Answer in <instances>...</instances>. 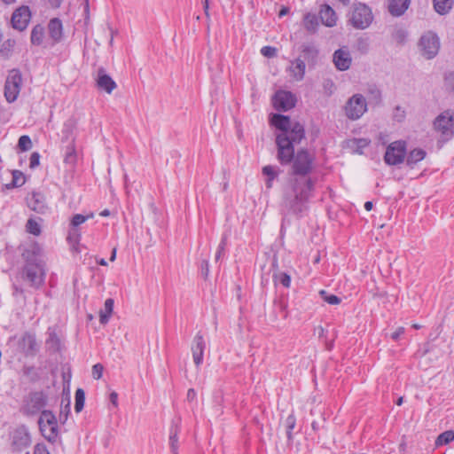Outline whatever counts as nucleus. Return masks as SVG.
I'll return each mask as SVG.
<instances>
[{
    "label": "nucleus",
    "instance_id": "obj_1",
    "mask_svg": "<svg viewBox=\"0 0 454 454\" xmlns=\"http://www.w3.org/2000/svg\"><path fill=\"white\" fill-rule=\"evenodd\" d=\"M313 163L314 156L305 149L298 151L293 160V176L284 189L282 202L290 214L301 216L308 210L315 189V180L309 176Z\"/></svg>",
    "mask_w": 454,
    "mask_h": 454
},
{
    "label": "nucleus",
    "instance_id": "obj_2",
    "mask_svg": "<svg viewBox=\"0 0 454 454\" xmlns=\"http://www.w3.org/2000/svg\"><path fill=\"white\" fill-rule=\"evenodd\" d=\"M271 123L281 133L277 136L278 160L283 165L289 164L294 159V145L299 144L305 137L303 125L293 121L289 116L273 114Z\"/></svg>",
    "mask_w": 454,
    "mask_h": 454
},
{
    "label": "nucleus",
    "instance_id": "obj_3",
    "mask_svg": "<svg viewBox=\"0 0 454 454\" xmlns=\"http://www.w3.org/2000/svg\"><path fill=\"white\" fill-rule=\"evenodd\" d=\"M25 262L21 270V278L31 287L40 288L45 280L46 263L43 257L42 249L37 244H33L22 253Z\"/></svg>",
    "mask_w": 454,
    "mask_h": 454
},
{
    "label": "nucleus",
    "instance_id": "obj_4",
    "mask_svg": "<svg viewBox=\"0 0 454 454\" xmlns=\"http://www.w3.org/2000/svg\"><path fill=\"white\" fill-rule=\"evenodd\" d=\"M40 432L50 442L54 443L59 438L58 419L50 410H43L38 419Z\"/></svg>",
    "mask_w": 454,
    "mask_h": 454
},
{
    "label": "nucleus",
    "instance_id": "obj_5",
    "mask_svg": "<svg viewBox=\"0 0 454 454\" xmlns=\"http://www.w3.org/2000/svg\"><path fill=\"white\" fill-rule=\"evenodd\" d=\"M373 15L368 5L356 3L352 6L348 21L356 29H364L372 22Z\"/></svg>",
    "mask_w": 454,
    "mask_h": 454
},
{
    "label": "nucleus",
    "instance_id": "obj_6",
    "mask_svg": "<svg viewBox=\"0 0 454 454\" xmlns=\"http://www.w3.org/2000/svg\"><path fill=\"white\" fill-rule=\"evenodd\" d=\"M46 405V395L42 391L33 392L30 393L24 400L21 411L25 415L33 416L38 413L41 414Z\"/></svg>",
    "mask_w": 454,
    "mask_h": 454
},
{
    "label": "nucleus",
    "instance_id": "obj_7",
    "mask_svg": "<svg viewBox=\"0 0 454 454\" xmlns=\"http://www.w3.org/2000/svg\"><path fill=\"white\" fill-rule=\"evenodd\" d=\"M344 111L350 120L361 118L367 111L366 98L362 94H355L347 101Z\"/></svg>",
    "mask_w": 454,
    "mask_h": 454
},
{
    "label": "nucleus",
    "instance_id": "obj_8",
    "mask_svg": "<svg viewBox=\"0 0 454 454\" xmlns=\"http://www.w3.org/2000/svg\"><path fill=\"white\" fill-rule=\"evenodd\" d=\"M22 83L21 74L17 69L9 72L4 84V97L9 103L14 102L20 91Z\"/></svg>",
    "mask_w": 454,
    "mask_h": 454
},
{
    "label": "nucleus",
    "instance_id": "obj_9",
    "mask_svg": "<svg viewBox=\"0 0 454 454\" xmlns=\"http://www.w3.org/2000/svg\"><path fill=\"white\" fill-rule=\"evenodd\" d=\"M434 127L444 140H449L453 136L454 113L450 111L442 113L434 120Z\"/></svg>",
    "mask_w": 454,
    "mask_h": 454
},
{
    "label": "nucleus",
    "instance_id": "obj_10",
    "mask_svg": "<svg viewBox=\"0 0 454 454\" xmlns=\"http://www.w3.org/2000/svg\"><path fill=\"white\" fill-rule=\"evenodd\" d=\"M419 45L422 55L427 59H432L440 50V40L436 34L428 31L421 36Z\"/></svg>",
    "mask_w": 454,
    "mask_h": 454
},
{
    "label": "nucleus",
    "instance_id": "obj_11",
    "mask_svg": "<svg viewBox=\"0 0 454 454\" xmlns=\"http://www.w3.org/2000/svg\"><path fill=\"white\" fill-rule=\"evenodd\" d=\"M406 154V144L404 141H395L386 150L384 160L388 165H398L402 163Z\"/></svg>",
    "mask_w": 454,
    "mask_h": 454
},
{
    "label": "nucleus",
    "instance_id": "obj_12",
    "mask_svg": "<svg viewBox=\"0 0 454 454\" xmlns=\"http://www.w3.org/2000/svg\"><path fill=\"white\" fill-rule=\"evenodd\" d=\"M18 349L26 356H34L38 351L35 335L26 332L18 340Z\"/></svg>",
    "mask_w": 454,
    "mask_h": 454
},
{
    "label": "nucleus",
    "instance_id": "obj_13",
    "mask_svg": "<svg viewBox=\"0 0 454 454\" xmlns=\"http://www.w3.org/2000/svg\"><path fill=\"white\" fill-rule=\"evenodd\" d=\"M273 106L278 111H288L295 106V97L290 91L279 90L273 97Z\"/></svg>",
    "mask_w": 454,
    "mask_h": 454
},
{
    "label": "nucleus",
    "instance_id": "obj_14",
    "mask_svg": "<svg viewBox=\"0 0 454 454\" xmlns=\"http://www.w3.org/2000/svg\"><path fill=\"white\" fill-rule=\"evenodd\" d=\"M31 443L30 434L23 428L14 431L12 440V450L20 453L27 449Z\"/></svg>",
    "mask_w": 454,
    "mask_h": 454
},
{
    "label": "nucleus",
    "instance_id": "obj_15",
    "mask_svg": "<svg viewBox=\"0 0 454 454\" xmlns=\"http://www.w3.org/2000/svg\"><path fill=\"white\" fill-rule=\"evenodd\" d=\"M333 61L339 71L349 69L352 64V57L348 47L344 46L334 51Z\"/></svg>",
    "mask_w": 454,
    "mask_h": 454
},
{
    "label": "nucleus",
    "instance_id": "obj_16",
    "mask_svg": "<svg viewBox=\"0 0 454 454\" xmlns=\"http://www.w3.org/2000/svg\"><path fill=\"white\" fill-rule=\"evenodd\" d=\"M30 20V11L27 6H21L14 11L12 16V27L23 31L27 28Z\"/></svg>",
    "mask_w": 454,
    "mask_h": 454
},
{
    "label": "nucleus",
    "instance_id": "obj_17",
    "mask_svg": "<svg viewBox=\"0 0 454 454\" xmlns=\"http://www.w3.org/2000/svg\"><path fill=\"white\" fill-rule=\"evenodd\" d=\"M27 207L39 214H45L49 210L45 196L39 192H33L27 197Z\"/></svg>",
    "mask_w": 454,
    "mask_h": 454
},
{
    "label": "nucleus",
    "instance_id": "obj_18",
    "mask_svg": "<svg viewBox=\"0 0 454 454\" xmlns=\"http://www.w3.org/2000/svg\"><path fill=\"white\" fill-rule=\"evenodd\" d=\"M206 348V343L203 335L198 333L192 340V359L197 367H200L203 363L204 351Z\"/></svg>",
    "mask_w": 454,
    "mask_h": 454
},
{
    "label": "nucleus",
    "instance_id": "obj_19",
    "mask_svg": "<svg viewBox=\"0 0 454 454\" xmlns=\"http://www.w3.org/2000/svg\"><path fill=\"white\" fill-rule=\"evenodd\" d=\"M97 86L99 90L106 91L110 94L116 88L115 82L106 74L103 67L98 70Z\"/></svg>",
    "mask_w": 454,
    "mask_h": 454
},
{
    "label": "nucleus",
    "instance_id": "obj_20",
    "mask_svg": "<svg viewBox=\"0 0 454 454\" xmlns=\"http://www.w3.org/2000/svg\"><path fill=\"white\" fill-rule=\"evenodd\" d=\"M319 17L322 23L326 27H331L336 25L337 15L334 10L328 4H324L321 6L319 11Z\"/></svg>",
    "mask_w": 454,
    "mask_h": 454
},
{
    "label": "nucleus",
    "instance_id": "obj_21",
    "mask_svg": "<svg viewBox=\"0 0 454 454\" xmlns=\"http://www.w3.org/2000/svg\"><path fill=\"white\" fill-rule=\"evenodd\" d=\"M411 0H388V11L395 17L403 15L410 5Z\"/></svg>",
    "mask_w": 454,
    "mask_h": 454
},
{
    "label": "nucleus",
    "instance_id": "obj_22",
    "mask_svg": "<svg viewBox=\"0 0 454 454\" xmlns=\"http://www.w3.org/2000/svg\"><path fill=\"white\" fill-rule=\"evenodd\" d=\"M48 30L51 38H52L54 42H59L61 40L63 35V26L59 19H51L48 24Z\"/></svg>",
    "mask_w": 454,
    "mask_h": 454
},
{
    "label": "nucleus",
    "instance_id": "obj_23",
    "mask_svg": "<svg viewBox=\"0 0 454 454\" xmlns=\"http://www.w3.org/2000/svg\"><path fill=\"white\" fill-rule=\"evenodd\" d=\"M306 65L305 62L301 59H296L292 61L289 67L292 76L296 81H301L304 78Z\"/></svg>",
    "mask_w": 454,
    "mask_h": 454
},
{
    "label": "nucleus",
    "instance_id": "obj_24",
    "mask_svg": "<svg viewBox=\"0 0 454 454\" xmlns=\"http://www.w3.org/2000/svg\"><path fill=\"white\" fill-rule=\"evenodd\" d=\"M262 174L266 178V187L270 189L273 185V181L277 179L281 173V170L278 167L267 165L262 168Z\"/></svg>",
    "mask_w": 454,
    "mask_h": 454
},
{
    "label": "nucleus",
    "instance_id": "obj_25",
    "mask_svg": "<svg viewBox=\"0 0 454 454\" xmlns=\"http://www.w3.org/2000/svg\"><path fill=\"white\" fill-rule=\"evenodd\" d=\"M366 97L369 104L378 106L381 102V90L375 85L370 84L366 89Z\"/></svg>",
    "mask_w": 454,
    "mask_h": 454
},
{
    "label": "nucleus",
    "instance_id": "obj_26",
    "mask_svg": "<svg viewBox=\"0 0 454 454\" xmlns=\"http://www.w3.org/2000/svg\"><path fill=\"white\" fill-rule=\"evenodd\" d=\"M114 301L112 298H108L106 300L104 304V309L99 311V322L102 325H106L108 323L113 310H114Z\"/></svg>",
    "mask_w": 454,
    "mask_h": 454
},
{
    "label": "nucleus",
    "instance_id": "obj_27",
    "mask_svg": "<svg viewBox=\"0 0 454 454\" xmlns=\"http://www.w3.org/2000/svg\"><path fill=\"white\" fill-rule=\"evenodd\" d=\"M303 58L309 62L315 64L318 57V49L313 44H303L301 46Z\"/></svg>",
    "mask_w": 454,
    "mask_h": 454
},
{
    "label": "nucleus",
    "instance_id": "obj_28",
    "mask_svg": "<svg viewBox=\"0 0 454 454\" xmlns=\"http://www.w3.org/2000/svg\"><path fill=\"white\" fill-rule=\"evenodd\" d=\"M454 0H434V8L441 15L447 14L452 8Z\"/></svg>",
    "mask_w": 454,
    "mask_h": 454
},
{
    "label": "nucleus",
    "instance_id": "obj_29",
    "mask_svg": "<svg viewBox=\"0 0 454 454\" xmlns=\"http://www.w3.org/2000/svg\"><path fill=\"white\" fill-rule=\"evenodd\" d=\"M426 157V152L422 149H414L410 152L406 158L407 165L413 166Z\"/></svg>",
    "mask_w": 454,
    "mask_h": 454
},
{
    "label": "nucleus",
    "instance_id": "obj_30",
    "mask_svg": "<svg viewBox=\"0 0 454 454\" xmlns=\"http://www.w3.org/2000/svg\"><path fill=\"white\" fill-rule=\"evenodd\" d=\"M304 27L308 32L314 34L317 31L318 27V21L316 15L311 13H307L304 16Z\"/></svg>",
    "mask_w": 454,
    "mask_h": 454
},
{
    "label": "nucleus",
    "instance_id": "obj_31",
    "mask_svg": "<svg viewBox=\"0 0 454 454\" xmlns=\"http://www.w3.org/2000/svg\"><path fill=\"white\" fill-rule=\"evenodd\" d=\"M44 37V29L42 26L36 25L31 31V43L34 45H40Z\"/></svg>",
    "mask_w": 454,
    "mask_h": 454
},
{
    "label": "nucleus",
    "instance_id": "obj_32",
    "mask_svg": "<svg viewBox=\"0 0 454 454\" xmlns=\"http://www.w3.org/2000/svg\"><path fill=\"white\" fill-rule=\"evenodd\" d=\"M454 441V432L452 430H448L441 434L435 440V446L439 447L443 444H448Z\"/></svg>",
    "mask_w": 454,
    "mask_h": 454
},
{
    "label": "nucleus",
    "instance_id": "obj_33",
    "mask_svg": "<svg viewBox=\"0 0 454 454\" xmlns=\"http://www.w3.org/2000/svg\"><path fill=\"white\" fill-rule=\"evenodd\" d=\"M178 427H172L169 433V444L173 454H177L178 450Z\"/></svg>",
    "mask_w": 454,
    "mask_h": 454
},
{
    "label": "nucleus",
    "instance_id": "obj_34",
    "mask_svg": "<svg viewBox=\"0 0 454 454\" xmlns=\"http://www.w3.org/2000/svg\"><path fill=\"white\" fill-rule=\"evenodd\" d=\"M25 183V176L21 171L13 170L12 171V181L11 184H7L6 187L8 189L13 187H20Z\"/></svg>",
    "mask_w": 454,
    "mask_h": 454
},
{
    "label": "nucleus",
    "instance_id": "obj_35",
    "mask_svg": "<svg viewBox=\"0 0 454 454\" xmlns=\"http://www.w3.org/2000/svg\"><path fill=\"white\" fill-rule=\"evenodd\" d=\"M15 46V41L12 39H8L4 41L0 48V54L2 57L7 59L10 57Z\"/></svg>",
    "mask_w": 454,
    "mask_h": 454
},
{
    "label": "nucleus",
    "instance_id": "obj_36",
    "mask_svg": "<svg viewBox=\"0 0 454 454\" xmlns=\"http://www.w3.org/2000/svg\"><path fill=\"white\" fill-rule=\"evenodd\" d=\"M275 283H280L283 286L288 288L291 285V277L286 272H276L273 274Z\"/></svg>",
    "mask_w": 454,
    "mask_h": 454
},
{
    "label": "nucleus",
    "instance_id": "obj_37",
    "mask_svg": "<svg viewBox=\"0 0 454 454\" xmlns=\"http://www.w3.org/2000/svg\"><path fill=\"white\" fill-rule=\"evenodd\" d=\"M286 436L289 442L293 441V430L296 425L295 416L292 413L286 419Z\"/></svg>",
    "mask_w": 454,
    "mask_h": 454
},
{
    "label": "nucleus",
    "instance_id": "obj_38",
    "mask_svg": "<svg viewBox=\"0 0 454 454\" xmlns=\"http://www.w3.org/2000/svg\"><path fill=\"white\" fill-rule=\"evenodd\" d=\"M85 393L82 388H78L75 392V403L74 410L76 412H80L84 406Z\"/></svg>",
    "mask_w": 454,
    "mask_h": 454
},
{
    "label": "nucleus",
    "instance_id": "obj_39",
    "mask_svg": "<svg viewBox=\"0 0 454 454\" xmlns=\"http://www.w3.org/2000/svg\"><path fill=\"white\" fill-rule=\"evenodd\" d=\"M70 412V400H67V403L64 405V400L61 402V409L59 415V421L64 424L68 418V414Z\"/></svg>",
    "mask_w": 454,
    "mask_h": 454
},
{
    "label": "nucleus",
    "instance_id": "obj_40",
    "mask_svg": "<svg viewBox=\"0 0 454 454\" xmlns=\"http://www.w3.org/2000/svg\"><path fill=\"white\" fill-rule=\"evenodd\" d=\"M321 297L323 298V300L331 304V305H337V304H340L341 300L340 298H339L337 295H334V294H329L325 290H321L319 292Z\"/></svg>",
    "mask_w": 454,
    "mask_h": 454
},
{
    "label": "nucleus",
    "instance_id": "obj_41",
    "mask_svg": "<svg viewBox=\"0 0 454 454\" xmlns=\"http://www.w3.org/2000/svg\"><path fill=\"white\" fill-rule=\"evenodd\" d=\"M93 216L94 215L92 213L87 215L76 214L73 216L70 224L73 228H75L81 225L82 223H85L88 219L92 218Z\"/></svg>",
    "mask_w": 454,
    "mask_h": 454
},
{
    "label": "nucleus",
    "instance_id": "obj_42",
    "mask_svg": "<svg viewBox=\"0 0 454 454\" xmlns=\"http://www.w3.org/2000/svg\"><path fill=\"white\" fill-rule=\"evenodd\" d=\"M27 231L35 235L38 236L41 233L40 225L34 219H28L26 224Z\"/></svg>",
    "mask_w": 454,
    "mask_h": 454
},
{
    "label": "nucleus",
    "instance_id": "obj_43",
    "mask_svg": "<svg viewBox=\"0 0 454 454\" xmlns=\"http://www.w3.org/2000/svg\"><path fill=\"white\" fill-rule=\"evenodd\" d=\"M74 127H75L74 121L71 119L67 120L64 123V126L62 129V134L66 139H68L71 137V135L73 134V131L74 129Z\"/></svg>",
    "mask_w": 454,
    "mask_h": 454
},
{
    "label": "nucleus",
    "instance_id": "obj_44",
    "mask_svg": "<svg viewBox=\"0 0 454 454\" xmlns=\"http://www.w3.org/2000/svg\"><path fill=\"white\" fill-rule=\"evenodd\" d=\"M18 146L21 151H27L32 147V142L28 136L23 135L19 138Z\"/></svg>",
    "mask_w": 454,
    "mask_h": 454
},
{
    "label": "nucleus",
    "instance_id": "obj_45",
    "mask_svg": "<svg viewBox=\"0 0 454 454\" xmlns=\"http://www.w3.org/2000/svg\"><path fill=\"white\" fill-rule=\"evenodd\" d=\"M405 111L400 106L395 107L393 112V119L398 122L403 121L405 119Z\"/></svg>",
    "mask_w": 454,
    "mask_h": 454
},
{
    "label": "nucleus",
    "instance_id": "obj_46",
    "mask_svg": "<svg viewBox=\"0 0 454 454\" xmlns=\"http://www.w3.org/2000/svg\"><path fill=\"white\" fill-rule=\"evenodd\" d=\"M444 85L447 90L454 91V72H450L445 75Z\"/></svg>",
    "mask_w": 454,
    "mask_h": 454
},
{
    "label": "nucleus",
    "instance_id": "obj_47",
    "mask_svg": "<svg viewBox=\"0 0 454 454\" xmlns=\"http://www.w3.org/2000/svg\"><path fill=\"white\" fill-rule=\"evenodd\" d=\"M227 245V238L226 236H223L221 239L220 244L218 245L217 252L215 254V261H218L222 254H223L225 247Z\"/></svg>",
    "mask_w": 454,
    "mask_h": 454
},
{
    "label": "nucleus",
    "instance_id": "obj_48",
    "mask_svg": "<svg viewBox=\"0 0 454 454\" xmlns=\"http://www.w3.org/2000/svg\"><path fill=\"white\" fill-rule=\"evenodd\" d=\"M104 367L101 364H96L92 366V377L95 380L102 378Z\"/></svg>",
    "mask_w": 454,
    "mask_h": 454
},
{
    "label": "nucleus",
    "instance_id": "obj_49",
    "mask_svg": "<svg viewBox=\"0 0 454 454\" xmlns=\"http://www.w3.org/2000/svg\"><path fill=\"white\" fill-rule=\"evenodd\" d=\"M261 53L267 58H273L277 54V49L271 46H263L261 49Z\"/></svg>",
    "mask_w": 454,
    "mask_h": 454
},
{
    "label": "nucleus",
    "instance_id": "obj_50",
    "mask_svg": "<svg viewBox=\"0 0 454 454\" xmlns=\"http://www.w3.org/2000/svg\"><path fill=\"white\" fill-rule=\"evenodd\" d=\"M40 163V154L36 152L33 153L29 159V166L31 168H36Z\"/></svg>",
    "mask_w": 454,
    "mask_h": 454
},
{
    "label": "nucleus",
    "instance_id": "obj_51",
    "mask_svg": "<svg viewBox=\"0 0 454 454\" xmlns=\"http://www.w3.org/2000/svg\"><path fill=\"white\" fill-rule=\"evenodd\" d=\"M34 454H50L43 443H37L34 448Z\"/></svg>",
    "mask_w": 454,
    "mask_h": 454
},
{
    "label": "nucleus",
    "instance_id": "obj_52",
    "mask_svg": "<svg viewBox=\"0 0 454 454\" xmlns=\"http://www.w3.org/2000/svg\"><path fill=\"white\" fill-rule=\"evenodd\" d=\"M209 272V263L207 260H204L201 262V274L204 278H207Z\"/></svg>",
    "mask_w": 454,
    "mask_h": 454
},
{
    "label": "nucleus",
    "instance_id": "obj_53",
    "mask_svg": "<svg viewBox=\"0 0 454 454\" xmlns=\"http://www.w3.org/2000/svg\"><path fill=\"white\" fill-rule=\"evenodd\" d=\"M404 332H405L404 327H403V326L398 327V328L395 330V332H394V333L391 334V338H392V340H398V338H399L402 334H403V333H404Z\"/></svg>",
    "mask_w": 454,
    "mask_h": 454
},
{
    "label": "nucleus",
    "instance_id": "obj_54",
    "mask_svg": "<svg viewBox=\"0 0 454 454\" xmlns=\"http://www.w3.org/2000/svg\"><path fill=\"white\" fill-rule=\"evenodd\" d=\"M357 47L360 51L365 52L368 49V43L364 39H359L357 41Z\"/></svg>",
    "mask_w": 454,
    "mask_h": 454
},
{
    "label": "nucleus",
    "instance_id": "obj_55",
    "mask_svg": "<svg viewBox=\"0 0 454 454\" xmlns=\"http://www.w3.org/2000/svg\"><path fill=\"white\" fill-rule=\"evenodd\" d=\"M23 374L26 376H31L32 374H35V367L34 366H28L26 365L22 369Z\"/></svg>",
    "mask_w": 454,
    "mask_h": 454
},
{
    "label": "nucleus",
    "instance_id": "obj_56",
    "mask_svg": "<svg viewBox=\"0 0 454 454\" xmlns=\"http://www.w3.org/2000/svg\"><path fill=\"white\" fill-rule=\"evenodd\" d=\"M196 397V392L193 388H190L188 389L187 391V400L192 402L195 399Z\"/></svg>",
    "mask_w": 454,
    "mask_h": 454
},
{
    "label": "nucleus",
    "instance_id": "obj_57",
    "mask_svg": "<svg viewBox=\"0 0 454 454\" xmlns=\"http://www.w3.org/2000/svg\"><path fill=\"white\" fill-rule=\"evenodd\" d=\"M62 2H63V0H48L49 4L52 8H59V7H60Z\"/></svg>",
    "mask_w": 454,
    "mask_h": 454
},
{
    "label": "nucleus",
    "instance_id": "obj_58",
    "mask_svg": "<svg viewBox=\"0 0 454 454\" xmlns=\"http://www.w3.org/2000/svg\"><path fill=\"white\" fill-rule=\"evenodd\" d=\"M118 394L116 392H112L110 394V401L114 405L117 406Z\"/></svg>",
    "mask_w": 454,
    "mask_h": 454
},
{
    "label": "nucleus",
    "instance_id": "obj_59",
    "mask_svg": "<svg viewBox=\"0 0 454 454\" xmlns=\"http://www.w3.org/2000/svg\"><path fill=\"white\" fill-rule=\"evenodd\" d=\"M288 12H289V9L287 7H283L279 12L278 16L283 17V16L286 15L288 13Z\"/></svg>",
    "mask_w": 454,
    "mask_h": 454
},
{
    "label": "nucleus",
    "instance_id": "obj_60",
    "mask_svg": "<svg viewBox=\"0 0 454 454\" xmlns=\"http://www.w3.org/2000/svg\"><path fill=\"white\" fill-rule=\"evenodd\" d=\"M372 207H373V204H372V201H366V202L364 203V208H365V210H367V211L372 210Z\"/></svg>",
    "mask_w": 454,
    "mask_h": 454
},
{
    "label": "nucleus",
    "instance_id": "obj_61",
    "mask_svg": "<svg viewBox=\"0 0 454 454\" xmlns=\"http://www.w3.org/2000/svg\"><path fill=\"white\" fill-rule=\"evenodd\" d=\"M208 4H209V0H203L204 10H205V13L207 15L208 14Z\"/></svg>",
    "mask_w": 454,
    "mask_h": 454
},
{
    "label": "nucleus",
    "instance_id": "obj_62",
    "mask_svg": "<svg viewBox=\"0 0 454 454\" xmlns=\"http://www.w3.org/2000/svg\"><path fill=\"white\" fill-rule=\"evenodd\" d=\"M115 257H116V248H114L113 251H112L110 261H112V262L114 261Z\"/></svg>",
    "mask_w": 454,
    "mask_h": 454
},
{
    "label": "nucleus",
    "instance_id": "obj_63",
    "mask_svg": "<svg viewBox=\"0 0 454 454\" xmlns=\"http://www.w3.org/2000/svg\"><path fill=\"white\" fill-rule=\"evenodd\" d=\"M110 215V211L108 209H105L100 213L101 216H108Z\"/></svg>",
    "mask_w": 454,
    "mask_h": 454
},
{
    "label": "nucleus",
    "instance_id": "obj_64",
    "mask_svg": "<svg viewBox=\"0 0 454 454\" xmlns=\"http://www.w3.org/2000/svg\"><path fill=\"white\" fill-rule=\"evenodd\" d=\"M343 5L347 6L349 4L350 0H339Z\"/></svg>",
    "mask_w": 454,
    "mask_h": 454
}]
</instances>
